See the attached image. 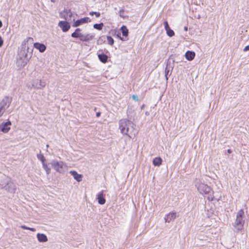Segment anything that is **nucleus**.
<instances>
[{
  "instance_id": "9",
  "label": "nucleus",
  "mask_w": 249,
  "mask_h": 249,
  "mask_svg": "<svg viewBox=\"0 0 249 249\" xmlns=\"http://www.w3.org/2000/svg\"><path fill=\"white\" fill-rule=\"evenodd\" d=\"M45 82H42L41 80L39 79L35 80L33 83V86L38 89H41L45 87Z\"/></svg>"
},
{
  "instance_id": "44",
  "label": "nucleus",
  "mask_w": 249,
  "mask_h": 249,
  "mask_svg": "<svg viewBox=\"0 0 249 249\" xmlns=\"http://www.w3.org/2000/svg\"><path fill=\"white\" fill-rule=\"evenodd\" d=\"M53 2H55V0H51Z\"/></svg>"
},
{
  "instance_id": "17",
  "label": "nucleus",
  "mask_w": 249,
  "mask_h": 249,
  "mask_svg": "<svg viewBox=\"0 0 249 249\" xmlns=\"http://www.w3.org/2000/svg\"><path fill=\"white\" fill-rule=\"evenodd\" d=\"M195 55V52L188 51L185 53V57L188 60L191 61L194 59Z\"/></svg>"
},
{
  "instance_id": "42",
  "label": "nucleus",
  "mask_w": 249,
  "mask_h": 249,
  "mask_svg": "<svg viewBox=\"0 0 249 249\" xmlns=\"http://www.w3.org/2000/svg\"><path fill=\"white\" fill-rule=\"evenodd\" d=\"M145 115H149V112H145Z\"/></svg>"
},
{
  "instance_id": "22",
  "label": "nucleus",
  "mask_w": 249,
  "mask_h": 249,
  "mask_svg": "<svg viewBox=\"0 0 249 249\" xmlns=\"http://www.w3.org/2000/svg\"><path fill=\"white\" fill-rule=\"evenodd\" d=\"M104 26V24L103 23H96L93 25L94 28L98 30H101Z\"/></svg>"
},
{
  "instance_id": "41",
  "label": "nucleus",
  "mask_w": 249,
  "mask_h": 249,
  "mask_svg": "<svg viewBox=\"0 0 249 249\" xmlns=\"http://www.w3.org/2000/svg\"><path fill=\"white\" fill-rule=\"evenodd\" d=\"M144 107V105H142L141 107V109H143Z\"/></svg>"
},
{
  "instance_id": "18",
  "label": "nucleus",
  "mask_w": 249,
  "mask_h": 249,
  "mask_svg": "<svg viewBox=\"0 0 249 249\" xmlns=\"http://www.w3.org/2000/svg\"><path fill=\"white\" fill-rule=\"evenodd\" d=\"M98 57L100 61L102 63H106L107 62L108 56L106 54L104 53L98 54Z\"/></svg>"
},
{
  "instance_id": "7",
  "label": "nucleus",
  "mask_w": 249,
  "mask_h": 249,
  "mask_svg": "<svg viewBox=\"0 0 249 249\" xmlns=\"http://www.w3.org/2000/svg\"><path fill=\"white\" fill-rule=\"evenodd\" d=\"M11 125V122L9 121L6 122H3L0 124V131L6 133L10 130V126Z\"/></svg>"
},
{
  "instance_id": "35",
  "label": "nucleus",
  "mask_w": 249,
  "mask_h": 249,
  "mask_svg": "<svg viewBox=\"0 0 249 249\" xmlns=\"http://www.w3.org/2000/svg\"><path fill=\"white\" fill-rule=\"evenodd\" d=\"M123 12H124V11H123V10H120V11H119V13H120V17H124V16L122 15H123V13H123Z\"/></svg>"
},
{
  "instance_id": "12",
  "label": "nucleus",
  "mask_w": 249,
  "mask_h": 249,
  "mask_svg": "<svg viewBox=\"0 0 249 249\" xmlns=\"http://www.w3.org/2000/svg\"><path fill=\"white\" fill-rule=\"evenodd\" d=\"M34 47L37 50H39L40 53H43L46 50V46L42 43L38 42L35 43L34 44Z\"/></svg>"
},
{
  "instance_id": "24",
  "label": "nucleus",
  "mask_w": 249,
  "mask_h": 249,
  "mask_svg": "<svg viewBox=\"0 0 249 249\" xmlns=\"http://www.w3.org/2000/svg\"><path fill=\"white\" fill-rule=\"evenodd\" d=\"M37 159L40 160L42 163L45 162V158H44V156L41 154H38L37 155Z\"/></svg>"
},
{
  "instance_id": "19",
  "label": "nucleus",
  "mask_w": 249,
  "mask_h": 249,
  "mask_svg": "<svg viewBox=\"0 0 249 249\" xmlns=\"http://www.w3.org/2000/svg\"><path fill=\"white\" fill-rule=\"evenodd\" d=\"M162 159L160 157H156L153 160V164L156 166H159L161 164Z\"/></svg>"
},
{
  "instance_id": "3",
  "label": "nucleus",
  "mask_w": 249,
  "mask_h": 249,
  "mask_svg": "<svg viewBox=\"0 0 249 249\" xmlns=\"http://www.w3.org/2000/svg\"><path fill=\"white\" fill-rule=\"evenodd\" d=\"M81 29L77 28L75 31L71 35L72 37L79 38V40L83 42H88L92 40L94 37V35L92 34H83L81 33Z\"/></svg>"
},
{
  "instance_id": "21",
  "label": "nucleus",
  "mask_w": 249,
  "mask_h": 249,
  "mask_svg": "<svg viewBox=\"0 0 249 249\" xmlns=\"http://www.w3.org/2000/svg\"><path fill=\"white\" fill-rule=\"evenodd\" d=\"M72 15V13L70 10H67L64 11V18L66 20H69L68 17L71 18Z\"/></svg>"
},
{
  "instance_id": "6",
  "label": "nucleus",
  "mask_w": 249,
  "mask_h": 249,
  "mask_svg": "<svg viewBox=\"0 0 249 249\" xmlns=\"http://www.w3.org/2000/svg\"><path fill=\"white\" fill-rule=\"evenodd\" d=\"M11 100L9 97H5L0 103V108L4 111L10 106Z\"/></svg>"
},
{
  "instance_id": "25",
  "label": "nucleus",
  "mask_w": 249,
  "mask_h": 249,
  "mask_svg": "<svg viewBox=\"0 0 249 249\" xmlns=\"http://www.w3.org/2000/svg\"><path fill=\"white\" fill-rule=\"evenodd\" d=\"M167 35L170 36L172 37L175 35V33L173 30L170 28L166 30Z\"/></svg>"
},
{
  "instance_id": "13",
  "label": "nucleus",
  "mask_w": 249,
  "mask_h": 249,
  "mask_svg": "<svg viewBox=\"0 0 249 249\" xmlns=\"http://www.w3.org/2000/svg\"><path fill=\"white\" fill-rule=\"evenodd\" d=\"M98 202L101 205H103L106 203V199L103 191L99 192L97 196Z\"/></svg>"
},
{
  "instance_id": "29",
  "label": "nucleus",
  "mask_w": 249,
  "mask_h": 249,
  "mask_svg": "<svg viewBox=\"0 0 249 249\" xmlns=\"http://www.w3.org/2000/svg\"><path fill=\"white\" fill-rule=\"evenodd\" d=\"M89 15L91 16H93V15H95L96 17L99 18L100 16V13L97 12H90Z\"/></svg>"
},
{
  "instance_id": "14",
  "label": "nucleus",
  "mask_w": 249,
  "mask_h": 249,
  "mask_svg": "<svg viewBox=\"0 0 249 249\" xmlns=\"http://www.w3.org/2000/svg\"><path fill=\"white\" fill-rule=\"evenodd\" d=\"M70 174H71L73 177L78 182H80L82 180V175L78 174L76 171H70Z\"/></svg>"
},
{
  "instance_id": "4",
  "label": "nucleus",
  "mask_w": 249,
  "mask_h": 249,
  "mask_svg": "<svg viewBox=\"0 0 249 249\" xmlns=\"http://www.w3.org/2000/svg\"><path fill=\"white\" fill-rule=\"evenodd\" d=\"M244 214L243 210L241 209L237 213L236 219L233 224V226L235 228L236 231L238 232L241 231L244 227V220L243 219V216Z\"/></svg>"
},
{
  "instance_id": "45",
  "label": "nucleus",
  "mask_w": 249,
  "mask_h": 249,
  "mask_svg": "<svg viewBox=\"0 0 249 249\" xmlns=\"http://www.w3.org/2000/svg\"><path fill=\"white\" fill-rule=\"evenodd\" d=\"M120 39H121L122 40H125V39H123L122 38H120Z\"/></svg>"
},
{
  "instance_id": "39",
  "label": "nucleus",
  "mask_w": 249,
  "mask_h": 249,
  "mask_svg": "<svg viewBox=\"0 0 249 249\" xmlns=\"http://www.w3.org/2000/svg\"><path fill=\"white\" fill-rule=\"evenodd\" d=\"M184 30L185 31H188V27L187 26H185L184 27Z\"/></svg>"
},
{
  "instance_id": "23",
  "label": "nucleus",
  "mask_w": 249,
  "mask_h": 249,
  "mask_svg": "<svg viewBox=\"0 0 249 249\" xmlns=\"http://www.w3.org/2000/svg\"><path fill=\"white\" fill-rule=\"evenodd\" d=\"M42 166L43 169L46 171L47 174L49 175L50 173L51 169L48 167V165L45 162L42 163Z\"/></svg>"
},
{
  "instance_id": "5",
  "label": "nucleus",
  "mask_w": 249,
  "mask_h": 249,
  "mask_svg": "<svg viewBox=\"0 0 249 249\" xmlns=\"http://www.w3.org/2000/svg\"><path fill=\"white\" fill-rule=\"evenodd\" d=\"M52 166L54 169L59 173H63L67 168V165L62 161L53 160Z\"/></svg>"
},
{
  "instance_id": "27",
  "label": "nucleus",
  "mask_w": 249,
  "mask_h": 249,
  "mask_svg": "<svg viewBox=\"0 0 249 249\" xmlns=\"http://www.w3.org/2000/svg\"><path fill=\"white\" fill-rule=\"evenodd\" d=\"M20 227L22 229L30 230L31 231H36V229H35V228L28 227H27V226H26L25 225H22V226H21Z\"/></svg>"
},
{
  "instance_id": "31",
  "label": "nucleus",
  "mask_w": 249,
  "mask_h": 249,
  "mask_svg": "<svg viewBox=\"0 0 249 249\" xmlns=\"http://www.w3.org/2000/svg\"><path fill=\"white\" fill-rule=\"evenodd\" d=\"M132 98H133V99L135 101H138L139 100V98H138V97L137 95H133L132 96Z\"/></svg>"
},
{
  "instance_id": "11",
  "label": "nucleus",
  "mask_w": 249,
  "mask_h": 249,
  "mask_svg": "<svg viewBox=\"0 0 249 249\" xmlns=\"http://www.w3.org/2000/svg\"><path fill=\"white\" fill-rule=\"evenodd\" d=\"M177 217V214L176 212L170 213L166 215L164 217V220L166 222H170L171 221L174 220Z\"/></svg>"
},
{
  "instance_id": "16",
  "label": "nucleus",
  "mask_w": 249,
  "mask_h": 249,
  "mask_svg": "<svg viewBox=\"0 0 249 249\" xmlns=\"http://www.w3.org/2000/svg\"><path fill=\"white\" fill-rule=\"evenodd\" d=\"M36 237L39 242H45L48 241L47 237L44 234L38 233L37 234Z\"/></svg>"
},
{
  "instance_id": "37",
  "label": "nucleus",
  "mask_w": 249,
  "mask_h": 249,
  "mask_svg": "<svg viewBox=\"0 0 249 249\" xmlns=\"http://www.w3.org/2000/svg\"><path fill=\"white\" fill-rule=\"evenodd\" d=\"M100 116H101V113H100V112H96V116L97 117H100Z\"/></svg>"
},
{
  "instance_id": "8",
  "label": "nucleus",
  "mask_w": 249,
  "mask_h": 249,
  "mask_svg": "<svg viewBox=\"0 0 249 249\" xmlns=\"http://www.w3.org/2000/svg\"><path fill=\"white\" fill-rule=\"evenodd\" d=\"M90 21V19H89V18L85 17L77 20L76 21L74 22V23L72 25V26L74 27H78L84 23H88Z\"/></svg>"
},
{
  "instance_id": "38",
  "label": "nucleus",
  "mask_w": 249,
  "mask_h": 249,
  "mask_svg": "<svg viewBox=\"0 0 249 249\" xmlns=\"http://www.w3.org/2000/svg\"><path fill=\"white\" fill-rule=\"evenodd\" d=\"M227 152L228 153L230 154L232 152V150L231 149H229L227 150Z\"/></svg>"
},
{
  "instance_id": "2",
  "label": "nucleus",
  "mask_w": 249,
  "mask_h": 249,
  "mask_svg": "<svg viewBox=\"0 0 249 249\" xmlns=\"http://www.w3.org/2000/svg\"><path fill=\"white\" fill-rule=\"evenodd\" d=\"M195 186L198 191L202 195H207V199L209 201H213L214 198L213 192L212 188L207 184L202 182L200 180H196Z\"/></svg>"
},
{
  "instance_id": "34",
  "label": "nucleus",
  "mask_w": 249,
  "mask_h": 249,
  "mask_svg": "<svg viewBox=\"0 0 249 249\" xmlns=\"http://www.w3.org/2000/svg\"><path fill=\"white\" fill-rule=\"evenodd\" d=\"M4 111L0 108V117L3 115Z\"/></svg>"
},
{
  "instance_id": "10",
  "label": "nucleus",
  "mask_w": 249,
  "mask_h": 249,
  "mask_svg": "<svg viewBox=\"0 0 249 249\" xmlns=\"http://www.w3.org/2000/svg\"><path fill=\"white\" fill-rule=\"evenodd\" d=\"M58 26L61 28L64 32H67L70 28L69 23L66 21H61L58 23Z\"/></svg>"
},
{
  "instance_id": "32",
  "label": "nucleus",
  "mask_w": 249,
  "mask_h": 249,
  "mask_svg": "<svg viewBox=\"0 0 249 249\" xmlns=\"http://www.w3.org/2000/svg\"><path fill=\"white\" fill-rule=\"evenodd\" d=\"M248 51H249V45L246 46L243 49V51H244V52H247Z\"/></svg>"
},
{
  "instance_id": "26",
  "label": "nucleus",
  "mask_w": 249,
  "mask_h": 249,
  "mask_svg": "<svg viewBox=\"0 0 249 249\" xmlns=\"http://www.w3.org/2000/svg\"><path fill=\"white\" fill-rule=\"evenodd\" d=\"M107 40L108 42V44L110 45H113L114 42V39L113 38L110 36H107Z\"/></svg>"
},
{
  "instance_id": "30",
  "label": "nucleus",
  "mask_w": 249,
  "mask_h": 249,
  "mask_svg": "<svg viewBox=\"0 0 249 249\" xmlns=\"http://www.w3.org/2000/svg\"><path fill=\"white\" fill-rule=\"evenodd\" d=\"M164 28L165 29V30L168 29L169 28H170V27L168 25V23L167 21H165L164 22Z\"/></svg>"
},
{
  "instance_id": "43",
  "label": "nucleus",
  "mask_w": 249,
  "mask_h": 249,
  "mask_svg": "<svg viewBox=\"0 0 249 249\" xmlns=\"http://www.w3.org/2000/svg\"><path fill=\"white\" fill-rule=\"evenodd\" d=\"M25 63H23V64L22 65V67H24V66H25Z\"/></svg>"
},
{
  "instance_id": "33",
  "label": "nucleus",
  "mask_w": 249,
  "mask_h": 249,
  "mask_svg": "<svg viewBox=\"0 0 249 249\" xmlns=\"http://www.w3.org/2000/svg\"><path fill=\"white\" fill-rule=\"evenodd\" d=\"M3 43V41L1 38V37L0 36V47H1Z\"/></svg>"
},
{
  "instance_id": "20",
  "label": "nucleus",
  "mask_w": 249,
  "mask_h": 249,
  "mask_svg": "<svg viewBox=\"0 0 249 249\" xmlns=\"http://www.w3.org/2000/svg\"><path fill=\"white\" fill-rule=\"evenodd\" d=\"M121 30L123 36L124 37H127L128 35V30L127 27L123 25L121 27Z\"/></svg>"
},
{
  "instance_id": "28",
  "label": "nucleus",
  "mask_w": 249,
  "mask_h": 249,
  "mask_svg": "<svg viewBox=\"0 0 249 249\" xmlns=\"http://www.w3.org/2000/svg\"><path fill=\"white\" fill-rule=\"evenodd\" d=\"M9 188H11L10 191L11 192H15L16 190V187L14 184H9Z\"/></svg>"
},
{
  "instance_id": "1",
  "label": "nucleus",
  "mask_w": 249,
  "mask_h": 249,
  "mask_svg": "<svg viewBox=\"0 0 249 249\" xmlns=\"http://www.w3.org/2000/svg\"><path fill=\"white\" fill-rule=\"evenodd\" d=\"M119 129L121 132L132 138L137 134V131L134 128L133 123L127 119H123L119 121Z\"/></svg>"
},
{
  "instance_id": "15",
  "label": "nucleus",
  "mask_w": 249,
  "mask_h": 249,
  "mask_svg": "<svg viewBox=\"0 0 249 249\" xmlns=\"http://www.w3.org/2000/svg\"><path fill=\"white\" fill-rule=\"evenodd\" d=\"M173 69V66H171V62L170 60H168L166 64V67L165 70V76L166 80H168V75L169 72Z\"/></svg>"
},
{
  "instance_id": "40",
  "label": "nucleus",
  "mask_w": 249,
  "mask_h": 249,
  "mask_svg": "<svg viewBox=\"0 0 249 249\" xmlns=\"http://www.w3.org/2000/svg\"><path fill=\"white\" fill-rule=\"evenodd\" d=\"M2 21L0 20V28L2 27Z\"/></svg>"
},
{
  "instance_id": "36",
  "label": "nucleus",
  "mask_w": 249,
  "mask_h": 249,
  "mask_svg": "<svg viewBox=\"0 0 249 249\" xmlns=\"http://www.w3.org/2000/svg\"><path fill=\"white\" fill-rule=\"evenodd\" d=\"M123 12H124V11H123V10H120V11H119V13H120V17H124V16L122 15H123V13H123Z\"/></svg>"
}]
</instances>
